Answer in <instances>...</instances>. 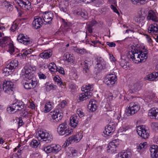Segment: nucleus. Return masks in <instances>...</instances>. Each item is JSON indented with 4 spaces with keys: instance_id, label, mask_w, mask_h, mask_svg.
<instances>
[{
    "instance_id": "1",
    "label": "nucleus",
    "mask_w": 158,
    "mask_h": 158,
    "mask_svg": "<svg viewBox=\"0 0 158 158\" xmlns=\"http://www.w3.org/2000/svg\"><path fill=\"white\" fill-rule=\"evenodd\" d=\"M127 58L135 63L145 62L148 57L147 50L139 51L134 49V51L129 52L127 55Z\"/></svg>"
},
{
    "instance_id": "2",
    "label": "nucleus",
    "mask_w": 158,
    "mask_h": 158,
    "mask_svg": "<svg viewBox=\"0 0 158 158\" xmlns=\"http://www.w3.org/2000/svg\"><path fill=\"white\" fill-rule=\"evenodd\" d=\"M66 101L63 100L60 104L57 106L54 111L51 113L52 117L56 122H58L61 120L63 118V109L64 108L67 104Z\"/></svg>"
},
{
    "instance_id": "3",
    "label": "nucleus",
    "mask_w": 158,
    "mask_h": 158,
    "mask_svg": "<svg viewBox=\"0 0 158 158\" xmlns=\"http://www.w3.org/2000/svg\"><path fill=\"white\" fill-rule=\"evenodd\" d=\"M36 69L35 66H32L29 64H26L22 71V73L24 79H31L33 76V74Z\"/></svg>"
},
{
    "instance_id": "4",
    "label": "nucleus",
    "mask_w": 158,
    "mask_h": 158,
    "mask_svg": "<svg viewBox=\"0 0 158 158\" xmlns=\"http://www.w3.org/2000/svg\"><path fill=\"white\" fill-rule=\"evenodd\" d=\"M57 131L59 135L65 137L71 135L73 132V130L69 128L65 121L59 125Z\"/></svg>"
},
{
    "instance_id": "5",
    "label": "nucleus",
    "mask_w": 158,
    "mask_h": 158,
    "mask_svg": "<svg viewBox=\"0 0 158 158\" xmlns=\"http://www.w3.org/2000/svg\"><path fill=\"white\" fill-rule=\"evenodd\" d=\"M36 135L38 140L43 139L42 141L45 142L46 143H50L53 139L52 135L43 131H39Z\"/></svg>"
},
{
    "instance_id": "6",
    "label": "nucleus",
    "mask_w": 158,
    "mask_h": 158,
    "mask_svg": "<svg viewBox=\"0 0 158 158\" xmlns=\"http://www.w3.org/2000/svg\"><path fill=\"white\" fill-rule=\"evenodd\" d=\"M140 106L137 102H132L129 105L126 111V114L127 116L133 115L137 113L139 110Z\"/></svg>"
},
{
    "instance_id": "7",
    "label": "nucleus",
    "mask_w": 158,
    "mask_h": 158,
    "mask_svg": "<svg viewBox=\"0 0 158 158\" xmlns=\"http://www.w3.org/2000/svg\"><path fill=\"white\" fill-rule=\"evenodd\" d=\"M15 85L13 82L10 81L5 80L3 84V89L4 92L8 94H13Z\"/></svg>"
},
{
    "instance_id": "8",
    "label": "nucleus",
    "mask_w": 158,
    "mask_h": 158,
    "mask_svg": "<svg viewBox=\"0 0 158 158\" xmlns=\"http://www.w3.org/2000/svg\"><path fill=\"white\" fill-rule=\"evenodd\" d=\"M24 104L22 101H19L10 105L7 111L10 114H13L18 110H21L24 108Z\"/></svg>"
},
{
    "instance_id": "9",
    "label": "nucleus",
    "mask_w": 158,
    "mask_h": 158,
    "mask_svg": "<svg viewBox=\"0 0 158 158\" xmlns=\"http://www.w3.org/2000/svg\"><path fill=\"white\" fill-rule=\"evenodd\" d=\"M117 78L115 75L110 74L106 75L104 80V82L106 85L111 87L113 86L117 81Z\"/></svg>"
},
{
    "instance_id": "10",
    "label": "nucleus",
    "mask_w": 158,
    "mask_h": 158,
    "mask_svg": "<svg viewBox=\"0 0 158 158\" xmlns=\"http://www.w3.org/2000/svg\"><path fill=\"white\" fill-rule=\"evenodd\" d=\"M34 78H31V79H24L25 81L23 83L24 86L25 88L29 89H33L35 87L37 83L36 80H34Z\"/></svg>"
},
{
    "instance_id": "11",
    "label": "nucleus",
    "mask_w": 158,
    "mask_h": 158,
    "mask_svg": "<svg viewBox=\"0 0 158 158\" xmlns=\"http://www.w3.org/2000/svg\"><path fill=\"white\" fill-rule=\"evenodd\" d=\"M61 149V147L59 145L52 144L45 147L44 150L47 154L51 152L56 153Z\"/></svg>"
},
{
    "instance_id": "12",
    "label": "nucleus",
    "mask_w": 158,
    "mask_h": 158,
    "mask_svg": "<svg viewBox=\"0 0 158 158\" xmlns=\"http://www.w3.org/2000/svg\"><path fill=\"white\" fill-rule=\"evenodd\" d=\"M137 131L138 135L142 138L146 139L149 136V131L145 129V127L141 126L137 127Z\"/></svg>"
},
{
    "instance_id": "13",
    "label": "nucleus",
    "mask_w": 158,
    "mask_h": 158,
    "mask_svg": "<svg viewBox=\"0 0 158 158\" xmlns=\"http://www.w3.org/2000/svg\"><path fill=\"white\" fill-rule=\"evenodd\" d=\"M115 124L114 122L110 121L106 127L103 133L106 135H110L115 131Z\"/></svg>"
},
{
    "instance_id": "14",
    "label": "nucleus",
    "mask_w": 158,
    "mask_h": 158,
    "mask_svg": "<svg viewBox=\"0 0 158 158\" xmlns=\"http://www.w3.org/2000/svg\"><path fill=\"white\" fill-rule=\"evenodd\" d=\"M54 17L53 14L51 11L44 12L43 13L42 15V18L44 21L49 24L52 23Z\"/></svg>"
},
{
    "instance_id": "15",
    "label": "nucleus",
    "mask_w": 158,
    "mask_h": 158,
    "mask_svg": "<svg viewBox=\"0 0 158 158\" xmlns=\"http://www.w3.org/2000/svg\"><path fill=\"white\" fill-rule=\"evenodd\" d=\"M118 139H115L110 142L107 147V152L109 153H113L116 151V148L118 144Z\"/></svg>"
},
{
    "instance_id": "16",
    "label": "nucleus",
    "mask_w": 158,
    "mask_h": 158,
    "mask_svg": "<svg viewBox=\"0 0 158 158\" xmlns=\"http://www.w3.org/2000/svg\"><path fill=\"white\" fill-rule=\"evenodd\" d=\"M43 24V19L41 17L37 16L35 17L32 22L33 27L36 29H38L41 27Z\"/></svg>"
},
{
    "instance_id": "17",
    "label": "nucleus",
    "mask_w": 158,
    "mask_h": 158,
    "mask_svg": "<svg viewBox=\"0 0 158 158\" xmlns=\"http://www.w3.org/2000/svg\"><path fill=\"white\" fill-rule=\"evenodd\" d=\"M92 63L91 60L89 58H86L85 61V64L83 66V72L84 73L88 74L89 73V67L91 66Z\"/></svg>"
},
{
    "instance_id": "18",
    "label": "nucleus",
    "mask_w": 158,
    "mask_h": 158,
    "mask_svg": "<svg viewBox=\"0 0 158 158\" xmlns=\"http://www.w3.org/2000/svg\"><path fill=\"white\" fill-rule=\"evenodd\" d=\"M148 32L153 36L158 34V25L156 23L151 24L148 28Z\"/></svg>"
},
{
    "instance_id": "19",
    "label": "nucleus",
    "mask_w": 158,
    "mask_h": 158,
    "mask_svg": "<svg viewBox=\"0 0 158 158\" xmlns=\"http://www.w3.org/2000/svg\"><path fill=\"white\" fill-rule=\"evenodd\" d=\"M141 88V86L139 83H135L132 86L127 92L130 95L134 94H136L137 91L140 90Z\"/></svg>"
},
{
    "instance_id": "20",
    "label": "nucleus",
    "mask_w": 158,
    "mask_h": 158,
    "mask_svg": "<svg viewBox=\"0 0 158 158\" xmlns=\"http://www.w3.org/2000/svg\"><path fill=\"white\" fill-rule=\"evenodd\" d=\"M93 95L92 92L86 93L84 92L79 95L77 96V98L79 102L83 101L89 98Z\"/></svg>"
},
{
    "instance_id": "21",
    "label": "nucleus",
    "mask_w": 158,
    "mask_h": 158,
    "mask_svg": "<svg viewBox=\"0 0 158 158\" xmlns=\"http://www.w3.org/2000/svg\"><path fill=\"white\" fill-rule=\"evenodd\" d=\"M151 157L152 158L158 157V147L156 145H152L150 148Z\"/></svg>"
},
{
    "instance_id": "22",
    "label": "nucleus",
    "mask_w": 158,
    "mask_h": 158,
    "mask_svg": "<svg viewBox=\"0 0 158 158\" xmlns=\"http://www.w3.org/2000/svg\"><path fill=\"white\" fill-rule=\"evenodd\" d=\"M70 119L71 126L74 128L76 127L79 123V117L75 115H74L70 117Z\"/></svg>"
},
{
    "instance_id": "23",
    "label": "nucleus",
    "mask_w": 158,
    "mask_h": 158,
    "mask_svg": "<svg viewBox=\"0 0 158 158\" xmlns=\"http://www.w3.org/2000/svg\"><path fill=\"white\" fill-rule=\"evenodd\" d=\"M157 14L155 11L151 10L148 13V18L149 20H152L155 22H158V18Z\"/></svg>"
},
{
    "instance_id": "24",
    "label": "nucleus",
    "mask_w": 158,
    "mask_h": 158,
    "mask_svg": "<svg viewBox=\"0 0 158 158\" xmlns=\"http://www.w3.org/2000/svg\"><path fill=\"white\" fill-rule=\"evenodd\" d=\"M131 156V150H127L118 154V158H130Z\"/></svg>"
},
{
    "instance_id": "25",
    "label": "nucleus",
    "mask_w": 158,
    "mask_h": 158,
    "mask_svg": "<svg viewBox=\"0 0 158 158\" xmlns=\"http://www.w3.org/2000/svg\"><path fill=\"white\" fill-rule=\"evenodd\" d=\"M146 78L149 81H157L158 80V72H153L148 75Z\"/></svg>"
},
{
    "instance_id": "26",
    "label": "nucleus",
    "mask_w": 158,
    "mask_h": 158,
    "mask_svg": "<svg viewBox=\"0 0 158 158\" xmlns=\"http://www.w3.org/2000/svg\"><path fill=\"white\" fill-rule=\"evenodd\" d=\"M149 115L158 120V109L155 108H151L149 111Z\"/></svg>"
},
{
    "instance_id": "27",
    "label": "nucleus",
    "mask_w": 158,
    "mask_h": 158,
    "mask_svg": "<svg viewBox=\"0 0 158 158\" xmlns=\"http://www.w3.org/2000/svg\"><path fill=\"white\" fill-rule=\"evenodd\" d=\"M54 107V104L51 102H46L44 109V111L45 113L49 112Z\"/></svg>"
},
{
    "instance_id": "28",
    "label": "nucleus",
    "mask_w": 158,
    "mask_h": 158,
    "mask_svg": "<svg viewBox=\"0 0 158 158\" xmlns=\"http://www.w3.org/2000/svg\"><path fill=\"white\" fill-rule=\"evenodd\" d=\"M52 55V51L50 50L44 51L40 54L41 58L45 59H48L50 58Z\"/></svg>"
},
{
    "instance_id": "29",
    "label": "nucleus",
    "mask_w": 158,
    "mask_h": 158,
    "mask_svg": "<svg viewBox=\"0 0 158 158\" xmlns=\"http://www.w3.org/2000/svg\"><path fill=\"white\" fill-rule=\"evenodd\" d=\"M19 6H20L23 8H25V9H29L31 8V3L29 1H26L24 2V1H19Z\"/></svg>"
},
{
    "instance_id": "30",
    "label": "nucleus",
    "mask_w": 158,
    "mask_h": 158,
    "mask_svg": "<svg viewBox=\"0 0 158 158\" xmlns=\"http://www.w3.org/2000/svg\"><path fill=\"white\" fill-rule=\"evenodd\" d=\"M94 85L93 84H87L83 86L82 88L83 91L86 93L91 92V91L93 90L94 89Z\"/></svg>"
},
{
    "instance_id": "31",
    "label": "nucleus",
    "mask_w": 158,
    "mask_h": 158,
    "mask_svg": "<svg viewBox=\"0 0 158 158\" xmlns=\"http://www.w3.org/2000/svg\"><path fill=\"white\" fill-rule=\"evenodd\" d=\"M19 62L16 60H13L10 62L8 65L7 66L10 69V70H14L18 67Z\"/></svg>"
},
{
    "instance_id": "32",
    "label": "nucleus",
    "mask_w": 158,
    "mask_h": 158,
    "mask_svg": "<svg viewBox=\"0 0 158 158\" xmlns=\"http://www.w3.org/2000/svg\"><path fill=\"white\" fill-rule=\"evenodd\" d=\"M96 21L95 20H92L90 22H89L87 25V29L90 33L92 32V27L97 24Z\"/></svg>"
},
{
    "instance_id": "33",
    "label": "nucleus",
    "mask_w": 158,
    "mask_h": 158,
    "mask_svg": "<svg viewBox=\"0 0 158 158\" xmlns=\"http://www.w3.org/2000/svg\"><path fill=\"white\" fill-rule=\"evenodd\" d=\"M119 63L120 65L124 69L127 70L129 67V65L127 64L128 63L125 59L121 58L119 61Z\"/></svg>"
},
{
    "instance_id": "34",
    "label": "nucleus",
    "mask_w": 158,
    "mask_h": 158,
    "mask_svg": "<svg viewBox=\"0 0 158 158\" xmlns=\"http://www.w3.org/2000/svg\"><path fill=\"white\" fill-rule=\"evenodd\" d=\"M96 101H90L88 105V108L92 111L96 110L97 106L96 104Z\"/></svg>"
},
{
    "instance_id": "35",
    "label": "nucleus",
    "mask_w": 158,
    "mask_h": 158,
    "mask_svg": "<svg viewBox=\"0 0 158 158\" xmlns=\"http://www.w3.org/2000/svg\"><path fill=\"white\" fill-rule=\"evenodd\" d=\"M106 63H103L102 64H96L95 68L98 71H100L106 69Z\"/></svg>"
},
{
    "instance_id": "36",
    "label": "nucleus",
    "mask_w": 158,
    "mask_h": 158,
    "mask_svg": "<svg viewBox=\"0 0 158 158\" xmlns=\"http://www.w3.org/2000/svg\"><path fill=\"white\" fill-rule=\"evenodd\" d=\"M40 142L39 140L37 141L35 139H33L31 142L30 145L33 148H36L40 144Z\"/></svg>"
},
{
    "instance_id": "37",
    "label": "nucleus",
    "mask_w": 158,
    "mask_h": 158,
    "mask_svg": "<svg viewBox=\"0 0 158 158\" xmlns=\"http://www.w3.org/2000/svg\"><path fill=\"white\" fill-rule=\"evenodd\" d=\"M48 67L50 71L53 72L55 70H56L57 67L54 63H51L48 65Z\"/></svg>"
},
{
    "instance_id": "38",
    "label": "nucleus",
    "mask_w": 158,
    "mask_h": 158,
    "mask_svg": "<svg viewBox=\"0 0 158 158\" xmlns=\"http://www.w3.org/2000/svg\"><path fill=\"white\" fill-rule=\"evenodd\" d=\"M22 43L24 44L27 45L31 44V41H30V38L28 37L27 35L26 36L24 35V38L23 39Z\"/></svg>"
},
{
    "instance_id": "39",
    "label": "nucleus",
    "mask_w": 158,
    "mask_h": 158,
    "mask_svg": "<svg viewBox=\"0 0 158 158\" xmlns=\"http://www.w3.org/2000/svg\"><path fill=\"white\" fill-rule=\"evenodd\" d=\"M75 141L76 142H79L82 137V135L81 133H78L74 135Z\"/></svg>"
},
{
    "instance_id": "40",
    "label": "nucleus",
    "mask_w": 158,
    "mask_h": 158,
    "mask_svg": "<svg viewBox=\"0 0 158 158\" xmlns=\"http://www.w3.org/2000/svg\"><path fill=\"white\" fill-rule=\"evenodd\" d=\"M56 86L53 84L48 85L46 86V90L47 91H49L51 90H55L56 89Z\"/></svg>"
},
{
    "instance_id": "41",
    "label": "nucleus",
    "mask_w": 158,
    "mask_h": 158,
    "mask_svg": "<svg viewBox=\"0 0 158 158\" xmlns=\"http://www.w3.org/2000/svg\"><path fill=\"white\" fill-rule=\"evenodd\" d=\"M95 60L96 62V64H102L103 63H106L105 61H104L103 59L101 57H97L95 58Z\"/></svg>"
},
{
    "instance_id": "42",
    "label": "nucleus",
    "mask_w": 158,
    "mask_h": 158,
    "mask_svg": "<svg viewBox=\"0 0 158 158\" xmlns=\"http://www.w3.org/2000/svg\"><path fill=\"white\" fill-rule=\"evenodd\" d=\"M10 69H9V68L8 67L7 65L5 68L3 69L2 70L3 73H4L5 76L9 75L10 74Z\"/></svg>"
},
{
    "instance_id": "43",
    "label": "nucleus",
    "mask_w": 158,
    "mask_h": 158,
    "mask_svg": "<svg viewBox=\"0 0 158 158\" xmlns=\"http://www.w3.org/2000/svg\"><path fill=\"white\" fill-rule=\"evenodd\" d=\"M8 38L6 37H4L2 39H0V44L2 45V46H5L3 45L7 43Z\"/></svg>"
},
{
    "instance_id": "44",
    "label": "nucleus",
    "mask_w": 158,
    "mask_h": 158,
    "mask_svg": "<svg viewBox=\"0 0 158 158\" xmlns=\"http://www.w3.org/2000/svg\"><path fill=\"white\" fill-rule=\"evenodd\" d=\"M14 45L10 43L9 47V50L11 54H13L15 51V48Z\"/></svg>"
},
{
    "instance_id": "45",
    "label": "nucleus",
    "mask_w": 158,
    "mask_h": 158,
    "mask_svg": "<svg viewBox=\"0 0 158 158\" xmlns=\"http://www.w3.org/2000/svg\"><path fill=\"white\" fill-rule=\"evenodd\" d=\"M67 142H68V145H69V144L71 143L73 141L74 142H76L75 141V138L74 135H72L69 137L67 140ZM67 144L68 143H66V146L67 145Z\"/></svg>"
},
{
    "instance_id": "46",
    "label": "nucleus",
    "mask_w": 158,
    "mask_h": 158,
    "mask_svg": "<svg viewBox=\"0 0 158 158\" xmlns=\"http://www.w3.org/2000/svg\"><path fill=\"white\" fill-rule=\"evenodd\" d=\"M81 17L85 19L88 18V13L85 10H83V12L82 14V15Z\"/></svg>"
},
{
    "instance_id": "47",
    "label": "nucleus",
    "mask_w": 158,
    "mask_h": 158,
    "mask_svg": "<svg viewBox=\"0 0 158 158\" xmlns=\"http://www.w3.org/2000/svg\"><path fill=\"white\" fill-rule=\"evenodd\" d=\"M70 89L72 93L73 94L77 89V86L71 84L70 85Z\"/></svg>"
},
{
    "instance_id": "48",
    "label": "nucleus",
    "mask_w": 158,
    "mask_h": 158,
    "mask_svg": "<svg viewBox=\"0 0 158 158\" xmlns=\"http://www.w3.org/2000/svg\"><path fill=\"white\" fill-rule=\"evenodd\" d=\"M24 38V35L23 34H19L18 36L17 39L19 42L22 43L23 39V38Z\"/></svg>"
},
{
    "instance_id": "49",
    "label": "nucleus",
    "mask_w": 158,
    "mask_h": 158,
    "mask_svg": "<svg viewBox=\"0 0 158 158\" xmlns=\"http://www.w3.org/2000/svg\"><path fill=\"white\" fill-rule=\"evenodd\" d=\"M17 122L18 124V127H19L22 126L24 124L21 118H19L18 119Z\"/></svg>"
},
{
    "instance_id": "50",
    "label": "nucleus",
    "mask_w": 158,
    "mask_h": 158,
    "mask_svg": "<svg viewBox=\"0 0 158 158\" xmlns=\"http://www.w3.org/2000/svg\"><path fill=\"white\" fill-rule=\"evenodd\" d=\"M152 128L154 130L156 131L158 130V123L153 122L151 125Z\"/></svg>"
},
{
    "instance_id": "51",
    "label": "nucleus",
    "mask_w": 158,
    "mask_h": 158,
    "mask_svg": "<svg viewBox=\"0 0 158 158\" xmlns=\"http://www.w3.org/2000/svg\"><path fill=\"white\" fill-rule=\"evenodd\" d=\"M70 150L73 156H77L78 153V152L77 150L73 148H71Z\"/></svg>"
},
{
    "instance_id": "52",
    "label": "nucleus",
    "mask_w": 158,
    "mask_h": 158,
    "mask_svg": "<svg viewBox=\"0 0 158 158\" xmlns=\"http://www.w3.org/2000/svg\"><path fill=\"white\" fill-rule=\"evenodd\" d=\"M144 1H131L132 3L134 4H136L138 5H139L141 4H143L144 3V2H142Z\"/></svg>"
},
{
    "instance_id": "53",
    "label": "nucleus",
    "mask_w": 158,
    "mask_h": 158,
    "mask_svg": "<svg viewBox=\"0 0 158 158\" xmlns=\"http://www.w3.org/2000/svg\"><path fill=\"white\" fill-rule=\"evenodd\" d=\"M82 9L81 8H77L73 11V14L77 15H80V14L82 11Z\"/></svg>"
},
{
    "instance_id": "54",
    "label": "nucleus",
    "mask_w": 158,
    "mask_h": 158,
    "mask_svg": "<svg viewBox=\"0 0 158 158\" xmlns=\"http://www.w3.org/2000/svg\"><path fill=\"white\" fill-rule=\"evenodd\" d=\"M56 71H58L60 73L62 74H65V72L63 68L60 67H57Z\"/></svg>"
},
{
    "instance_id": "55",
    "label": "nucleus",
    "mask_w": 158,
    "mask_h": 158,
    "mask_svg": "<svg viewBox=\"0 0 158 158\" xmlns=\"http://www.w3.org/2000/svg\"><path fill=\"white\" fill-rule=\"evenodd\" d=\"M39 78L40 79H45L46 78V76L41 72H40L38 73Z\"/></svg>"
},
{
    "instance_id": "56",
    "label": "nucleus",
    "mask_w": 158,
    "mask_h": 158,
    "mask_svg": "<svg viewBox=\"0 0 158 158\" xmlns=\"http://www.w3.org/2000/svg\"><path fill=\"white\" fill-rule=\"evenodd\" d=\"M77 113L78 115V117H82L84 115V113L80 109H78L77 111Z\"/></svg>"
},
{
    "instance_id": "57",
    "label": "nucleus",
    "mask_w": 158,
    "mask_h": 158,
    "mask_svg": "<svg viewBox=\"0 0 158 158\" xmlns=\"http://www.w3.org/2000/svg\"><path fill=\"white\" fill-rule=\"evenodd\" d=\"M18 27V25L16 24H13L10 28V30L11 31L14 32L17 29Z\"/></svg>"
},
{
    "instance_id": "58",
    "label": "nucleus",
    "mask_w": 158,
    "mask_h": 158,
    "mask_svg": "<svg viewBox=\"0 0 158 158\" xmlns=\"http://www.w3.org/2000/svg\"><path fill=\"white\" fill-rule=\"evenodd\" d=\"M71 56V54L69 53H66L64 54L63 56V58L64 60L66 61H67L68 59V58H69L70 56Z\"/></svg>"
},
{
    "instance_id": "59",
    "label": "nucleus",
    "mask_w": 158,
    "mask_h": 158,
    "mask_svg": "<svg viewBox=\"0 0 158 158\" xmlns=\"http://www.w3.org/2000/svg\"><path fill=\"white\" fill-rule=\"evenodd\" d=\"M110 7L113 10V11L114 12H115L116 13H118L119 14V13L117 9L113 5H110Z\"/></svg>"
},
{
    "instance_id": "60",
    "label": "nucleus",
    "mask_w": 158,
    "mask_h": 158,
    "mask_svg": "<svg viewBox=\"0 0 158 158\" xmlns=\"http://www.w3.org/2000/svg\"><path fill=\"white\" fill-rule=\"evenodd\" d=\"M106 44L107 45L110 47H115L116 46V44L113 42H106Z\"/></svg>"
},
{
    "instance_id": "61",
    "label": "nucleus",
    "mask_w": 158,
    "mask_h": 158,
    "mask_svg": "<svg viewBox=\"0 0 158 158\" xmlns=\"http://www.w3.org/2000/svg\"><path fill=\"white\" fill-rule=\"evenodd\" d=\"M74 57L71 54V56H70L69 58H68L67 61L71 63H73L74 61Z\"/></svg>"
},
{
    "instance_id": "62",
    "label": "nucleus",
    "mask_w": 158,
    "mask_h": 158,
    "mask_svg": "<svg viewBox=\"0 0 158 158\" xmlns=\"http://www.w3.org/2000/svg\"><path fill=\"white\" fill-rule=\"evenodd\" d=\"M114 97L113 96V94L110 92H108V96L107 98L109 99V101H111L113 100Z\"/></svg>"
},
{
    "instance_id": "63",
    "label": "nucleus",
    "mask_w": 158,
    "mask_h": 158,
    "mask_svg": "<svg viewBox=\"0 0 158 158\" xmlns=\"http://www.w3.org/2000/svg\"><path fill=\"white\" fill-rule=\"evenodd\" d=\"M146 38L147 39L148 42L149 43H152V41L150 36L148 35H146Z\"/></svg>"
},
{
    "instance_id": "64",
    "label": "nucleus",
    "mask_w": 158,
    "mask_h": 158,
    "mask_svg": "<svg viewBox=\"0 0 158 158\" xmlns=\"http://www.w3.org/2000/svg\"><path fill=\"white\" fill-rule=\"evenodd\" d=\"M147 145V143L146 142H144L143 143H141L139 144V147H141V148H143L145 147Z\"/></svg>"
}]
</instances>
